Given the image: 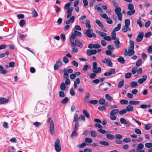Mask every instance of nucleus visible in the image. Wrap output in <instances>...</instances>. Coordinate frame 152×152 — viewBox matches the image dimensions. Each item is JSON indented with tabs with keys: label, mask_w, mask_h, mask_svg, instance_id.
Masks as SVG:
<instances>
[{
	"label": "nucleus",
	"mask_w": 152,
	"mask_h": 152,
	"mask_svg": "<svg viewBox=\"0 0 152 152\" xmlns=\"http://www.w3.org/2000/svg\"><path fill=\"white\" fill-rule=\"evenodd\" d=\"M78 49L76 47H73L72 49L71 52L74 54H75L77 52Z\"/></svg>",
	"instance_id": "3c124183"
},
{
	"label": "nucleus",
	"mask_w": 152,
	"mask_h": 152,
	"mask_svg": "<svg viewBox=\"0 0 152 152\" xmlns=\"http://www.w3.org/2000/svg\"><path fill=\"white\" fill-rule=\"evenodd\" d=\"M134 53L135 52L134 50L129 49L128 51V55L129 56H131L134 55Z\"/></svg>",
	"instance_id": "cd10ccee"
},
{
	"label": "nucleus",
	"mask_w": 152,
	"mask_h": 152,
	"mask_svg": "<svg viewBox=\"0 0 152 152\" xmlns=\"http://www.w3.org/2000/svg\"><path fill=\"white\" fill-rule=\"evenodd\" d=\"M105 99L101 98L99 99L98 101L99 103L100 104L102 105L105 103Z\"/></svg>",
	"instance_id": "a18cd8bd"
},
{
	"label": "nucleus",
	"mask_w": 152,
	"mask_h": 152,
	"mask_svg": "<svg viewBox=\"0 0 152 152\" xmlns=\"http://www.w3.org/2000/svg\"><path fill=\"white\" fill-rule=\"evenodd\" d=\"M115 71V69L113 68L110 69L109 71L105 72L104 73V75L105 76H110L112 74L114 73Z\"/></svg>",
	"instance_id": "ddd939ff"
},
{
	"label": "nucleus",
	"mask_w": 152,
	"mask_h": 152,
	"mask_svg": "<svg viewBox=\"0 0 152 152\" xmlns=\"http://www.w3.org/2000/svg\"><path fill=\"white\" fill-rule=\"evenodd\" d=\"M142 78H140L138 80V82L139 84H142L146 80L147 78V76L145 75L142 76Z\"/></svg>",
	"instance_id": "9b49d317"
},
{
	"label": "nucleus",
	"mask_w": 152,
	"mask_h": 152,
	"mask_svg": "<svg viewBox=\"0 0 152 152\" xmlns=\"http://www.w3.org/2000/svg\"><path fill=\"white\" fill-rule=\"evenodd\" d=\"M97 64L96 62H94L93 63L92 71L95 73H100L101 72V69L100 67H97Z\"/></svg>",
	"instance_id": "20e7f679"
},
{
	"label": "nucleus",
	"mask_w": 152,
	"mask_h": 152,
	"mask_svg": "<svg viewBox=\"0 0 152 152\" xmlns=\"http://www.w3.org/2000/svg\"><path fill=\"white\" fill-rule=\"evenodd\" d=\"M145 147L147 148H151L152 147V143L150 142L146 143L145 144Z\"/></svg>",
	"instance_id": "8fccbe9b"
},
{
	"label": "nucleus",
	"mask_w": 152,
	"mask_h": 152,
	"mask_svg": "<svg viewBox=\"0 0 152 152\" xmlns=\"http://www.w3.org/2000/svg\"><path fill=\"white\" fill-rule=\"evenodd\" d=\"M82 33L80 32L76 31H74L73 33L72 34L70 39H72V36H73L75 37V39L76 38V36L80 37L82 36Z\"/></svg>",
	"instance_id": "2eb2a0df"
},
{
	"label": "nucleus",
	"mask_w": 152,
	"mask_h": 152,
	"mask_svg": "<svg viewBox=\"0 0 152 152\" xmlns=\"http://www.w3.org/2000/svg\"><path fill=\"white\" fill-rule=\"evenodd\" d=\"M140 102L139 101L130 100L129 102V104L130 105H137L139 104Z\"/></svg>",
	"instance_id": "aec40b11"
},
{
	"label": "nucleus",
	"mask_w": 152,
	"mask_h": 152,
	"mask_svg": "<svg viewBox=\"0 0 152 152\" xmlns=\"http://www.w3.org/2000/svg\"><path fill=\"white\" fill-rule=\"evenodd\" d=\"M78 115L77 113H75L74 116V119L73 121L76 123H78Z\"/></svg>",
	"instance_id": "09e8293b"
},
{
	"label": "nucleus",
	"mask_w": 152,
	"mask_h": 152,
	"mask_svg": "<svg viewBox=\"0 0 152 152\" xmlns=\"http://www.w3.org/2000/svg\"><path fill=\"white\" fill-rule=\"evenodd\" d=\"M54 128V122L53 121V120H52L50 123L49 129L51 135H53V134Z\"/></svg>",
	"instance_id": "f8f14e48"
},
{
	"label": "nucleus",
	"mask_w": 152,
	"mask_h": 152,
	"mask_svg": "<svg viewBox=\"0 0 152 152\" xmlns=\"http://www.w3.org/2000/svg\"><path fill=\"white\" fill-rule=\"evenodd\" d=\"M70 5L71 3L69 2L66 4L64 6V9L66 10H67L66 13L67 14V15L66 16V18L67 19L71 16L72 14V12L73 9L72 7H70Z\"/></svg>",
	"instance_id": "f257e3e1"
},
{
	"label": "nucleus",
	"mask_w": 152,
	"mask_h": 152,
	"mask_svg": "<svg viewBox=\"0 0 152 152\" xmlns=\"http://www.w3.org/2000/svg\"><path fill=\"white\" fill-rule=\"evenodd\" d=\"M32 14L34 17H36L38 16L37 13L35 10H34L32 11Z\"/></svg>",
	"instance_id": "052dcab7"
},
{
	"label": "nucleus",
	"mask_w": 152,
	"mask_h": 152,
	"mask_svg": "<svg viewBox=\"0 0 152 152\" xmlns=\"http://www.w3.org/2000/svg\"><path fill=\"white\" fill-rule=\"evenodd\" d=\"M96 32L98 33L99 35L102 37H104L107 36V34L102 31H96Z\"/></svg>",
	"instance_id": "5701e85b"
},
{
	"label": "nucleus",
	"mask_w": 152,
	"mask_h": 152,
	"mask_svg": "<svg viewBox=\"0 0 152 152\" xmlns=\"http://www.w3.org/2000/svg\"><path fill=\"white\" fill-rule=\"evenodd\" d=\"M71 64L74 66L77 67L78 65V64L77 62L75 61H73L71 62Z\"/></svg>",
	"instance_id": "69168bd1"
},
{
	"label": "nucleus",
	"mask_w": 152,
	"mask_h": 152,
	"mask_svg": "<svg viewBox=\"0 0 152 152\" xmlns=\"http://www.w3.org/2000/svg\"><path fill=\"white\" fill-rule=\"evenodd\" d=\"M26 22L24 20H21L19 22V25L22 27H23L25 24Z\"/></svg>",
	"instance_id": "6e6d98bb"
},
{
	"label": "nucleus",
	"mask_w": 152,
	"mask_h": 152,
	"mask_svg": "<svg viewBox=\"0 0 152 152\" xmlns=\"http://www.w3.org/2000/svg\"><path fill=\"white\" fill-rule=\"evenodd\" d=\"M117 60L118 61L119 63L122 64H124V59L122 56H120L119 58L117 59Z\"/></svg>",
	"instance_id": "a878e982"
},
{
	"label": "nucleus",
	"mask_w": 152,
	"mask_h": 152,
	"mask_svg": "<svg viewBox=\"0 0 152 152\" xmlns=\"http://www.w3.org/2000/svg\"><path fill=\"white\" fill-rule=\"evenodd\" d=\"M62 64L61 60H58L55 64L54 68L55 70H57L58 69L59 67L61 66Z\"/></svg>",
	"instance_id": "1a4fd4ad"
},
{
	"label": "nucleus",
	"mask_w": 152,
	"mask_h": 152,
	"mask_svg": "<svg viewBox=\"0 0 152 152\" xmlns=\"http://www.w3.org/2000/svg\"><path fill=\"white\" fill-rule=\"evenodd\" d=\"M99 143L104 146H107L109 145V143L108 142L104 141H101L99 142Z\"/></svg>",
	"instance_id": "b1692460"
},
{
	"label": "nucleus",
	"mask_w": 152,
	"mask_h": 152,
	"mask_svg": "<svg viewBox=\"0 0 152 152\" xmlns=\"http://www.w3.org/2000/svg\"><path fill=\"white\" fill-rule=\"evenodd\" d=\"M125 25L124 26H129L130 25V21L129 19H126L125 22Z\"/></svg>",
	"instance_id": "4d7b16f0"
},
{
	"label": "nucleus",
	"mask_w": 152,
	"mask_h": 152,
	"mask_svg": "<svg viewBox=\"0 0 152 152\" xmlns=\"http://www.w3.org/2000/svg\"><path fill=\"white\" fill-rule=\"evenodd\" d=\"M128 8L129 10H134V6L132 4H129L128 5Z\"/></svg>",
	"instance_id": "bf43d9fd"
},
{
	"label": "nucleus",
	"mask_w": 152,
	"mask_h": 152,
	"mask_svg": "<svg viewBox=\"0 0 152 152\" xmlns=\"http://www.w3.org/2000/svg\"><path fill=\"white\" fill-rule=\"evenodd\" d=\"M84 140L85 142L88 143H91L93 142L92 139L89 137L85 138Z\"/></svg>",
	"instance_id": "473e14b6"
},
{
	"label": "nucleus",
	"mask_w": 152,
	"mask_h": 152,
	"mask_svg": "<svg viewBox=\"0 0 152 152\" xmlns=\"http://www.w3.org/2000/svg\"><path fill=\"white\" fill-rule=\"evenodd\" d=\"M86 145V144L85 142H83L80 144L78 145L77 147L79 148H83L85 147Z\"/></svg>",
	"instance_id": "864d4df0"
},
{
	"label": "nucleus",
	"mask_w": 152,
	"mask_h": 152,
	"mask_svg": "<svg viewBox=\"0 0 152 152\" xmlns=\"http://www.w3.org/2000/svg\"><path fill=\"white\" fill-rule=\"evenodd\" d=\"M120 121L121 123L122 124H125L127 126H130V124L128 123L127 121L124 118H120Z\"/></svg>",
	"instance_id": "f3484780"
},
{
	"label": "nucleus",
	"mask_w": 152,
	"mask_h": 152,
	"mask_svg": "<svg viewBox=\"0 0 152 152\" xmlns=\"http://www.w3.org/2000/svg\"><path fill=\"white\" fill-rule=\"evenodd\" d=\"M121 24L118 23L117 26L115 27L113 30V31L115 32L116 31H118L121 28Z\"/></svg>",
	"instance_id": "7c9ffc66"
},
{
	"label": "nucleus",
	"mask_w": 152,
	"mask_h": 152,
	"mask_svg": "<svg viewBox=\"0 0 152 152\" xmlns=\"http://www.w3.org/2000/svg\"><path fill=\"white\" fill-rule=\"evenodd\" d=\"M86 34L87 36L89 38H96V37L95 34L93 33V30L92 29H88L86 30Z\"/></svg>",
	"instance_id": "423d86ee"
},
{
	"label": "nucleus",
	"mask_w": 152,
	"mask_h": 152,
	"mask_svg": "<svg viewBox=\"0 0 152 152\" xmlns=\"http://www.w3.org/2000/svg\"><path fill=\"white\" fill-rule=\"evenodd\" d=\"M83 113L88 118H90V114H89L87 111L86 110H83Z\"/></svg>",
	"instance_id": "58836bf2"
},
{
	"label": "nucleus",
	"mask_w": 152,
	"mask_h": 152,
	"mask_svg": "<svg viewBox=\"0 0 152 152\" xmlns=\"http://www.w3.org/2000/svg\"><path fill=\"white\" fill-rule=\"evenodd\" d=\"M151 128V124H146L145 125V129L146 130L150 129Z\"/></svg>",
	"instance_id": "603ef678"
},
{
	"label": "nucleus",
	"mask_w": 152,
	"mask_h": 152,
	"mask_svg": "<svg viewBox=\"0 0 152 152\" xmlns=\"http://www.w3.org/2000/svg\"><path fill=\"white\" fill-rule=\"evenodd\" d=\"M106 99L109 101H111L113 100V98L108 94H106L105 95Z\"/></svg>",
	"instance_id": "37998d69"
},
{
	"label": "nucleus",
	"mask_w": 152,
	"mask_h": 152,
	"mask_svg": "<svg viewBox=\"0 0 152 152\" xmlns=\"http://www.w3.org/2000/svg\"><path fill=\"white\" fill-rule=\"evenodd\" d=\"M135 132L137 134H141V132L140 129L138 128H136L134 130Z\"/></svg>",
	"instance_id": "338daca9"
},
{
	"label": "nucleus",
	"mask_w": 152,
	"mask_h": 152,
	"mask_svg": "<svg viewBox=\"0 0 152 152\" xmlns=\"http://www.w3.org/2000/svg\"><path fill=\"white\" fill-rule=\"evenodd\" d=\"M130 42V46H129V49H134V41L132 40H130L129 41Z\"/></svg>",
	"instance_id": "c85d7f7f"
},
{
	"label": "nucleus",
	"mask_w": 152,
	"mask_h": 152,
	"mask_svg": "<svg viewBox=\"0 0 152 152\" xmlns=\"http://www.w3.org/2000/svg\"><path fill=\"white\" fill-rule=\"evenodd\" d=\"M101 47V45L97 44H93L92 43L90 44L88 46V47L90 49H99Z\"/></svg>",
	"instance_id": "6e6552de"
},
{
	"label": "nucleus",
	"mask_w": 152,
	"mask_h": 152,
	"mask_svg": "<svg viewBox=\"0 0 152 152\" xmlns=\"http://www.w3.org/2000/svg\"><path fill=\"white\" fill-rule=\"evenodd\" d=\"M132 75V73L131 72H128L126 73L125 74V77L126 78H129L131 77Z\"/></svg>",
	"instance_id": "0e129e2a"
},
{
	"label": "nucleus",
	"mask_w": 152,
	"mask_h": 152,
	"mask_svg": "<svg viewBox=\"0 0 152 152\" xmlns=\"http://www.w3.org/2000/svg\"><path fill=\"white\" fill-rule=\"evenodd\" d=\"M72 39H69L70 43L72 46L75 47L77 45L80 48H82L83 47V45L82 43L78 39H76L75 41V42H74V39H75V36H72Z\"/></svg>",
	"instance_id": "f03ea898"
},
{
	"label": "nucleus",
	"mask_w": 152,
	"mask_h": 152,
	"mask_svg": "<svg viewBox=\"0 0 152 152\" xmlns=\"http://www.w3.org/2000/svg\"><path fill=\"white\" fill-rule=\"evenodd\" d=\"M77 131L74 130L72 131L71 134L70 135V137H73L75 136H77V134L76 132Z\"/></svg>",
	"instance_id": "de8ad7c7"
},
{
	"label": "nucleus",
	"mask_w": 152,
	"mask_h": 152,
	"mask_svg": "<svg viewBox=\"0 0 152 152\" xmlns=\"http://www.w3.org/2000/svg\"><path fill=\"white\" fill-rule=\"evenodd\" d=\"M137 69L136 67H134L132 68L131 72L133 74H134L137 72Z\"/></svg>",
	"instance_id": "e2e57ef3"
},
{
	"label": "nucleus",
	"mask_w": 152,
	"mask_h": 152,
	"mask_svg": "<svg viewBox=\"0 0 152 152\" xmlns=\"http://www.w3.org/2000/svg\"><path fill=\"white\" fill-rule=\"evenodd\" d=\"M121 8L119 7L115 9V13L117 15L118 18L120 20H122V14L121 12Z\"/></svg>",
	"instance_id": "39448f33"
},
{
	"label": "nucleus",
	"mask_w": 152,
	"mask_h": 152,
	"mask_svg": "<svg viewBox=\"0 0 152 152\" xmlns=\"http://www.w3.org/2000/svg\"><path fill=\"white\" fill-rule=\"evenodd\" d=\"M115 47L117 48H118L120 47V42L118 39H117L114 42Z\"/></svg>",
	"instance_id": "bb28decb"
},
{
	"label": "nucleus",
	"mask_w": 152,
	"mask_h": 152,
	"mask_svg": "<svg viewBox=\"0 0 152 152\" xmlns=\"http://www.w3.org/2000/svg\"><path fill=\"white\" fill-rule=\"evenodd\" d=\"M135 12V10H131L127 12L126 14L128 15H132L134 14Z\"/></svg>",
	"instance_id": "f704fd0d"
},
{
	"label": "nucleus",
	"mask_w": 152,
	"mask_h": 152,
	"mask_svg": "<svg viewBox=\"0 0 152 152\" xmlns=\"http://www.w3.org/2000/svg\"><path fill=\"white\" fill-rule=\"evenodd\" d=\"M128 26H124L123 28L122 31L124 33H126L128 31Z\"/></svg>",
	"instance_id": "49530a36"
},
{
	"label": "nucleus",
	"mask_w": 152,
	"mask_h": 152,
	"mask_svg": "<svg viewBox=\"0 0 152 152\" xmlns=\"http://www.w3.org/2000/svg\"><path fill=\"white\" fill-rule=\"evenodd\" d=\"M91 135L93 137H95L97 136V133L95 131L92 130L90 132Z\"/></svg>",
	"instance_id": "79ce46f5"
},
{
	"label": "nucleus",
	"mask_w": 152,
	"mask_h": 152,
	"mask_svg": "<svg viewBox=\"0 0 152 152\" xmlns=\"http://www.w3.org/2000/svg\"><path fill=\"white\" fill-rule=\"evenodd\" d=\"M75 19V16H72L65 22V23L67 25L71 23H72L74 22Z\"/></svg>",
	"instance_id": "dca6fc26"
},
{
	"label": "nucleus",
	"mask_w": 152,
	"mask_h": 152,
	"mask_svg": "<svg viewBox=\"0 0 152 152\" xmlns=\"http://www.w3.org/2000/svg\"><path fill=\"white\" fill-rule=\"evenodd\" d=\"M138 86L137 82L136 81H132L130 83V86L132 88H134Z\"/></svg>",
	"instance_id": "6ab92c4d"
},
{
	"label": "nucleus",
	"mask_w": 152,
	"mask_h": 152,
	"mask_svg": "<svg viewBox=\"0 0 152 152\" xmlns=\"http://www.w3.org/2000/svg\"><path fill=\"white\" fill-rule=\"evenodd\" d=\"M144 147V145L142 143H139L137 145L136 150H141Z\"/></svg>",
	"instance_id": "e433bc0d"
},
{
	"label": "nucleus",
	"mask_w": 152,
	"mask_h": 152,
	"mask_svg": "<svg viewBox=\"0 0 152 152\" xmlns=\"http://www.w3.org/2000/svg\"><path fill=\"white\" fill-rule=\"evenodd\" d=\"M33 125L37 127H39L41 125V123L40 122H34Z\"/></svg>",
	"instance_id": "680f3d73"
},
{
	"label": "nucleus",
	"mask_w": 152,
	"mask_h": 152,
	"mask_svg": "<svg viewBox=\"0 0 152 152\" xmlns=\"http://www.w3.org/2000/svg\"><path fill=\"white\" fill-rule=\"evenodd\" d=\"M144 36V33L142 32H140L137 37L136 40L137 42H141L143 39Z\"/></svg>",
	"instance_id": "9d476101"
},
{
	"label": "nucleus",
	"mask_w": 152,
	"mask_h": 152,
	"mask_svg": "<svg viewBox=\"0 0 152 152\" xmlns=\"http://www.w3.org/2000/svg\"><path fill=\"white\" fill-rule=\"evenodd\" d=\"M124 81L123 80H122L118 84V87L119 88H121L124 84Z\"/></svg>",
	"instance_id": "13d9d810"
},
{
	"label": "nucleus",
	"mask_w": 152,
	"mask_h": 152,
	"mask_svg": "<svg viewBox=\"0 0 152 152\" xmlns=\"http://www.w3.org/2000/svg\"><path fill=\"white\" fill-rule=\"evenodd\" d=\"M85 25L86 27L88 28V29H91V27L90 25V21L88 20H86L85 23Z\"/></svg>",
	"instance_id": "393cba45"
},
{
	"label": "nucleus",
	"mask_w": 152,
	"mask_h": 152,
	"mask_svg": "<svg viewBox=\"0 0 152 152\" xmlns=\"http://www.w3.org/2000/svg\"><path fill=\"white\" fill-rule=\"evenodd\" d=\"M102 62L104 64H106L109 67H112L113 66V63L111 60L109 58H105L102 60Z\"/></svg>",
	"instance_id": "0eeeda50"
},
{
	"label": "nucleus",
	"mask_w": 152,
	"mask_h": 152,
	"mask_svg": "<svg viewBox=\"0 0 152 152\" xmlns=\"http://www.w3.org/2000/svg\"><path fill=\"white\" fill-rule=\"evenodd\" d=\"M106 137L107 138L110 140H113L115 137L112 134H107Z\"/></svg>",
	"instance_id": "72a5a7b5"
},
{
	"label": "nucleus",
	"mask_w": 152,
	"mask_h": 152,
	"mask_svg": "<svg viewBox=\"0 0 152 152\" xmlns=\"http://www.w3.org/2000/svg\"><path fill=\"white\" fill-rule=\"evenodd\" d=\"M68 100V98L67 97H66L63 99L61 101V102L63 104H66Z\"/></svg>",
	"instance_id": "a19ab883"
},
{
	"label": "nucleus",
	"mask_w": 152,
	"mask_h": 152,
	"mask_svg": "<svg viewBox=\"0 0 152 152\" xmlns=\"http://www.w3.org/2000/svg\"><path fill=\"white\" fill-rule=\"evenodd\" d=\"M60 88L62 91H64L65 90L66 86L65 83L64 82H62L60 85Z\"/></svg>",
	"instance_id": "ea45409f"
},
{
	"label": "nucleus",
	"mask_w": 152,
	"mask_h": 152,
	"mask_svg": "<svg viewBox=\"0 0 152 152\" xmlns=\"http://www.w3.org/2000/svg\"><path fill=\"white\" fill-rule=\"evenodd\" d=\"M9 51H6L5 53H3L0 55V57L2 58L4 57L5 55L8 56L9 55Z\"/></svg>",
	"instance_id": "5fc2aeb1"
},
{
	"label": "nucleus",
	"mask_w": 152,
	"mask_h": 152,
	"mask_svg": "<svg viewBox=\"0 0 152 152\" xmlns=\"http://www.w3.org/2000/svg\"><path fill=\"white\" fill-rule=\"evenodd\" d=\"M65 96V94L64 92L62 90L59 92V96L60 97H63Z\"/></svg>",
	"instance_id": "774afa93"
},
{
	"label": "nucleus",
	"mask_w": 152,
	"mask_h": 152,
	"mask_svg": "<svg viewBox=\"0 0 152 152\" xmlns=\"http://www.w3.org/2000/svg\"><path fill=\"white\" fill-rule=\"evenodd\" d=\"M54 148L56 151L57 152H60L61 150V147L60 144V140L58 138L55 141Z\"/></svg>",
	"instance_id": "7ed1b4c3"
},
{
	"label": "nucleus",
	"mask_w": 152,
	"mask_h": 152,
	"mask_svg": "<svg viewBox=\"0 0 152 152\" xmlns=\"http://www.w3.org/2000/svg\"><path fill=\"white\" fill-rule=\"evenodd\" d=\"M95 23L100 27L103 28L104 26L103 24L99 20H95Z\"/></svg>",
	"instance_id": "c9c22d12"
},
{
	"label": "nucleus",
	"mask_w": 152,
	"mask_h": 152,
	"mask_svg": "<svg viewBox=\"0 0 152 152\" xmlns=\"http://www.w3.org/2000/svg\"><path fill=\"white\" fill-rule=\"evenodd\" d=\"M142 60L141 59H138L136 64V65L137 66H140L141 64H142Z\"/></svg>",
	"instance_id": "4c0bfd02"
},
{
	"label": "nucleus",
	"mask_w": 152,
	"mask_h": 152,
	"mask_svg": "<svg viewBox=\"0 0 152 152\" xmlns=\"http://www.w3.org/2000/svg\"><path fill=\"white\" fill-rule=\"evenodd\" d=\"M129 101L126 99H123L120 101V103L121 104H128Z\"/></svg>",
	"instance_id": "c756f323"
},
{
	"label": "nucleus",
	"mask_w": 152,
	"mask_h": 152,
	"mask_svg": "<svg viewBox=\"0 0 152 152\" xmlns=\"http://www.w3.org/2000/svg\"><path fill=\"white\" fill-rule=\"evenodd\" d=\"M119 110L118 109H113L111 111L110 113H111V114L115 115L119 113Z\"/></svg>",
	"instance_id": "2f4dec72"
},
{
	"label": "nucleus",
	"mask_w": 152,
	"mask_h": 152,
	"mask_svg": "<svg viewBox=\"0 0 152 152\" xmlns=\"http://www.w3.org/2000/svg\"><path fill=\"white\" fill-rule=\"evenodd\" d=\"M96 50L88 49L86 51V53L88 56H90L91 55L96 54Z\"/></svg>",
	"instance_id": "4468645a"
},
{
	"label": "nucleus",
	"mask_w": 152,
	"mask_h": 152,
	"mask_svg": "<svg viewBox=\"0 0 152 152\" xmlns=\"http://www.w3.org/2000/svg\"><path fill=\"white\" fill-rule=\"evenodd\" d=\"M90 96V94L89 93L87 92L86 93V95L84 97V100L85 102H88Z\"/></svg>",
	"instance_id": "4be33fe9"
},
{
	"label": "nucleus",
	"mask_w": 152,
	"mask_h": 152,
	"mask_svg": "<svg viewBox=\"0 0 152 152\" xmlns=\"http://www.w3.org/2000/svg\"><path fill=\"white\" fill-rule=\"evenodd\" d=\"M133 107L129 104L126 107V110L128 112L133 111Z\"/></svg>",
	"instance_id": "412c9836"
},
{
	"label": "nucleus",
	"mask_w": 152,
	"mask_h": 152,
	"mask_svg": "<svg viewBox=\"0 0 152 152\" xmlns=\"http://www.w3.org/2000/svg\"><path fill=\"white\" fill-rule=\"evenodd\" d=\"M89 102L91 104H93L95 105L98 102V101L97 100H92L90 101Z\"/></svg>",
	"instance_id": "c03bdc74"
},
{
	"label": "nucleus",
	"mask_w": 152,
	"mask_h": 152,
	"mask_svg": "<svg viewBox=\"0 0 152 152\" xmlns=\"http://www.w3.org/2000/svg\"><path fill=\"white\" fill-rule=\"evenodd\" d=\"M10 99H6L4 98L0 97V104H4L7 102Z\"/></svg>",
	"instance_id": "a211bd4d"
}]
</instances>
